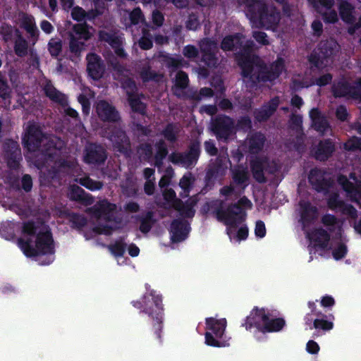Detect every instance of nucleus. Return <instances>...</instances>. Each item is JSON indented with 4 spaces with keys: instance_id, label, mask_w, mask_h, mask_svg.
<instances>
[{
    "instance_id": "obj_61",
    "label": "nucleus",
    "mask_w": 361,
    "mask_h": 361,
    "mask_svg": "<svg viewBox=\"0 0 361 361\" xmlns=\"http://www.w3.org/2000/svg\"><path fill=\"white\" fill-rule=\"evenodd\" d=\"M344 201L340 200L339 195L337 193L331 195L327 200V205L331 210L340 209Z\"/></svg>"
},
{
    "instance_id": "obj_52",
    "label": "nucleus",
    "mask_w": 361,
    "mask_h": 361,
    "mask_svg": "<svg viewBox=\"0 0 361 361\" xmlns=\"http://www.w3.org/2000/svg\"><path fill=\"white\" fill-rule=\"evenodd\" d=\"M252 128V123L249 116H240L235 125V130L249 132Z\"/></svg>"
},
{
    "instance_id": "obj_12",
    "label": "nucleus",
    "mask_w": 361,
    "mask_h": 361,
    "mask_svg": "<svg viewBox=\"0 0 361 361\" xmlns=\"http://www.w3.org/2000/svg\"><path fill=\"white\" fill-rule=\"evenodd\" d=\"M109 65L120 77V78H118V80L121 83L122 89L126 92L127 97H132L136 94L137 92L136 82L133 78L124 75V72L126 71L125 66L116 57H113L109 61Z\"/></svg>"
},
{
    "instance_id": "obj_1",
    "label": "nucleus",
    "mask_w": 361,
    "mask_h": 361,
    "mask_svg": "<svg viewBox=\"0 0 361 361\" xmlns=\"http://www.w3.org/2000/svg\"><path fill=\"white\" fill-rule=\"evenodd\" d=\"M131 305L147 314L153 320L150 335L154 341L160 345L162 343L164 305L162 296L154 290L144 294L140 300H133Z\"/></svg>"
},
{
    "instance_id": "obj_60",
    "label": "nucleus",
    "mask_w": 361,
    "mask_h": 361,
    "mask_svg": "<svg viewBox=\"0 0 361 361\" xmlns=\"http://www.w3.org/2000/svg\"><path fill=\"white\" fill-rule=\"evenodd\" d=\"M232 178L237 185H242L248 180L247 173L244 169H235L233 171Z\"/></svg>"
},
{
    "instance_id": "obj_6",
    "label": "nucleus",
    "mask_w": 361,
    "mask_h": 361,
    "mask_svg": "<svg viewBox=\"0 0 361 361\" xmlns=\"http://www.w3.org/2000/svg\"><path fill=\"white\" fill-rule=\"evenodd\" d=\"M224 201L220 202L219 207L216 209V219L224 221L226 226L236 228L246 219V212L242 207H252L251 201L243 196L237 202L231 203L226 209L223 208Z\"/></svg>"
},
{
    "instance_id": "obj_9",
    "label": "nucleus",
    "mask_w": 361,
    "mask_h": 361,
    "mask_svg": "<svg viewBox=\"0 0 361 361\" xmlns=\"http://www.w3.org/2000/svg\"><path fill=\"white\" fill-rule=\"evenodd\" d=\"M206 332L204 334L205 344L215 348L226 347L229 343L223 340L227 321L225 318L216 319L207 317L205 319Z\"/></svg>"
},
{
    "instance_id": "obj_55",
    "label": "nucleus",
    "mask_w": 361,
    "mask_h": 361,
    "mask_svg": "<svg viewBox=\"0 0 361 361\" xmlns=\"http://www.w3.org/2000/svg\"><path fill=\"white\" fill-rule=\"evenodd\" d=\"M98 38L101 42L108 43L111 47L116 44L120 39L115 33L107 32L106 30H99L98 32Z\"/></svg>"
},
{
    "instance_id": "obj_17",
    "label": "nucleus",
    "mask_w": 361,
    "mask_h": 361,
    "mask_svg": "<svg viewBox=\"0 0 361 361\" xmlns=\"http://www.w3.org/2000/svg\"><path fill=\"white\" fill-rule=\"evenodd\" d=\"M336 151V145L331 138H325L319 140L318 144L312 147L311 153L314 158L319 161H327L332 157Z\"/></svg>"
},
{
    "instance_id": "obj_11",
    "label": "nucleus",
    "mask_w": 361,
    "mask_h": 361,
    "mask_svg": "<svg viewBox=\"0 0 361 361\" xmlns=\"http://www.w3.org/2000/svg\"><path fill=\"white\" fill-rule=\"evenodd\" d=\"M210 129L218 140L226 142L235 134L234 120L225 114L212 119Z\"/></svg>"
},
{
    "instance_id": "obj_2",
    "label": "nucleus",
    "mask_w": 361,
    "mask_h": 361,
    "mask_svg": "<svg viewBox=\"0 0 361 361\" xmlns=\"http://www.w3.org/2000/svg\"><path fill=\"white\" fill-rule=\"evenodd\" d=\"M246 15L250 20L261 27L274 30L280 20V13L275 8H269L262 0H247Z\"/></svg>"
},
{
    "instance_id": "obj_44",
    "label": "nucleus",
    "mask_w": 361,
    "mask_h": 361,
    "mask_svg": "<svg viewBox=\"0 0 361 361\" xmlns=\"http://www.w3.org/2000/svg\"><path fill=\"white\" fill-rule=\"evenodd\" d=\"M47 49L51 56L57 59L63 50L62 40L57 37L51 38L47 44Z\"/></svg>"
},
{
    "instance_id": "obj_57",
    "label": "nucleus",
    "mask_w": 361,
    "mask_h": 361,
    "mask_svg": "<svg viewBox=\"0 0 361 361\" xmlns=\"http://www.w3.org/2000/svg\"><path fill=\"white\" fill-rule=\"evenodd\" d=\"M343 148L346 151L355 152L361 150V138L353 137L348 139L343 145Z\"/></svg>"
},
{
    "instance_id": "obj_47",
    "label": "nucleus",
    "mask_w": 361,
    "mask_h": 361,
    "mask_svg": "<svg viewBox=\"0 0 361 361\" xmlns=\"http://www.w3.org/2000/svg\"><path fill=\"white\" fill-rule=\"evenodd\" d=\"M127 247V244L125 243V238L121 237L118 240H116L114 243L109 245V249L111 252L116 257H123Z\"/></svg>"
},
{
    "instance_id": "obj_42",
    "label": "nucleus",
    "mask_w": 361,
    "mask_h": 361,
    "mask_svg": "<svg viewBox=\"0 0 361 361\" xmlns=\"http://www.w3.org/2000/svg\"><path fill=\"white\" fill-rule=\"evenodd\" d=\"M92 27L87 25V23H78L73 26V31L76 35L78 36V39L87 41L92 37V33L90 30H92Z\"/></svg>"
},
{
    "instance_id": "obj_49",
    "label": "nucleus",
    "mask_w": 361,
    "mask_h": 361,
    "mask_svg": "<svg viewBox=\"0 0 361 361\" xmlns=\"http://www.w3.org/2000/svg\"><path fill=\"white\" fill-rule=\"evenodd\" d=\"M285 70V60L282 57H278L269 68V71L274 80H276Z\"/></svg>"
},
{
    "instance_id": "obj_40",
    "label": "nucleus",
    "mask_w": 361,
    "mask_h": 361,
    "mask_svg": "<svg viewBox=\"0 0 361 361\" xmlns=\"http://www.w3.org/2000/svg\"><path fill=\"white\" fill-rule=\"evenodd\" d=\"M140 77L144 83L150 81L159 82L161 81L163 75L155 71H152L149 66H144L140 71Z\"/></svg>"
},
{
    "instance_id": "obj_36",
    "label": "nucleus",
    "mask_w": 361,
    "mask_h": 361,
    "mask_svg": "<svg viewBox=\"0 0 361 361\" xmlns=\"http://www.w3.org/2000/svg\"><path fill=\"white\" fill-rule=\"evenodd\" d=\"M339 14L341 20L347 24H353L355 23V16L353 13L354 7L347 1H343L338 6Z\"/></svg>"
},
{
    "instance_id": "obj_41",
    "label": "nucleus",
    "mask_w": 361,
    "mask_h": 361,
    "mask_svg": "<svg viewBox=\"0 0 361 361\" xmlns=\"http://www.w3.org/2000/svg\"><path fill=\"white\" fill-rule=\"evenodd\" d=\"M270 314H268L267 320L263 326L264 334L270 332H277L281 331L286 324V322L283 318L270 319Z\"/></svg>"
},
{
    "instance_id": "obj_4",
    "label": "nucleus",
    "mask_w": 361,
    "mask_h": 361,
    "mask_svg": "<svg viewBox=\"0 0 361 361\" xmlns=\"http://www.w3.org/2000/svg\"><path fill=\"white\" fill-rule=\"evenodd\" d=\"M49 145L50 149L46 150L44 155L50 166L40 174V178L45 184H51L59 180L61 173H66L72 166L71 162L56 148L52 140L49 141Z\"/></svg>"
},
{
    "instance_id": "obj_39",
    "label": "nucleus",
    "mask_w": 361,
    "mask_h": 361,
    "mask_svg": "<svg viewBox=\"0 0 361 361\" xmlns=\"http://www.w3.org/2000/svg\"><path fill=\"white\" fill-rule=\"evenodd\" d=\"M15 32L17 35L14 44L15 54L19 57H24L27 54L28 43L18 29Z\"/></svg>"
},
{
    "instance_id": "obj_18",
    "label": "nucleus",
    "mask_w": 361,
    "mask_h": 361,
    "mask_svg": "<svg viewBox=\"0 0 361 361\" xmlns=\"http://www.w3.org/2000/svg\"><path fill=\"white\" fill-rule=\"evenodd\" d=\"M107 159L105 148L97 143H92L85 149L84 160L89 164L101 165L104 164Z\"/></svg>"
},
{
    "instance_id": "obj_62",
    "label": "nucleus",
    "mask_w": 361,
    "mask_h": 361,
    "mask_svg": "<svg viewBox=\"0 0 361 361\" xmlns=\"http://www.w3.org/2000/svg\"><path fill=\"white\" fill-rule=\"evenodd\" d=\"M129 18L132 25H136L139 24L140 22L144 20V15L142 10L139 7L134 8L130 13Z\"/></svg>"
},
{
    "instance_id": "obj_10",
    "label": "nucleus",
    "mask_w": 361,
    "mask_h": 361,
    "mask_svg": "<svg viewBox=\"0 0 361 361\" xmlns=\"http://www.w3.org/2000/svg\"><path fill=\"white\" fill-rule=\"evenodd\" d=\"M201 153L200 142L192 140L185 152H173L169 155L168 159L174 165L181 166L187 169H192L197 164Z\"/></svg>"
},
{
    "instance_id": "obj_54",
    "label": "nucleus",
    "mask_w": 361,
    "mask_h": 361,
    "mask_svg": "<svg viewBox=\"0 0 361 361\" xmlns=\"http://www.w3.org/2000/svg\"><path fill=\"white\" fill-rule=\"evenodd\" d=\"M79 183L92 191L99 190L102 189L104 185L102 181L94 180L88 176L80 178Z\"/></svg>"
},
{
    "instance_id": "obj_3",
    "label": "nucleus",
    "mask_w": 361,
    "mask_h": 361,
    "mask_svg": "<svg viewBox=\"0 0 361 361\" xmlns=\"http://www.w3.org/2000/svg\"><path fill=\"white\" fill-rule=\"evenodd\" d=\"M238 65L241 69V75L247 78L252 86L259 82L274 81L267 64L257 56L243 55L238 59Z\"/></svg>"
},
{
    "instance_id": "obj_25",
    "label": "nucleus",
    "mask_w": 361,
    "mask_h": 361,
    "mask_svg": "<svg viewBox=\"0 0 361 361\" xmlns=\"http://www.w3.org/2000/svg\"><path fill=\"white\" fill-rule=\"evenodd\" d=\"M338 183L353 201L359 202L361 200V184L353 183L345 175L338 176Z\"/></svg>"
},
{
    "instance_id": "obj_33",
    "label": "nucleus",
    "mask_w": 361,
    "mask_h": 361,
    "mask_svg": "<svg viewBox=\"0 0 361 361\" xmlns=\"http://www.w3.org/2000/svg\"><path fill=\"white\" fill-rule=\"evenodd\" d=\"M321 223L327 228L330 233H335L341 235L342 227L339 224L338 218L334 214H326L322 216Z\"/></svg>"
},
{
    "instance_id": "obj_5",
    "label": "nucleus",
    "mask_w": 361,
    "mask_h": 361,
    "mask_svg": "<svg viewBox=\"0 0 361 361\" xmlns=\"http://www.w3.org/2000/svg\"><path fill=\"white\" fill-rule=\"evenodd\" d=\"M340 50V46L334 38L321 40L317 48L307 56L310 70L314 71H323L329 63H332L334 57Z\"/></svg>"
},
{
    "instance_id": "obj_38",
    "label": "nucleus",
    "mask_w": 361,
    "mask_h": 361,
    "mask_svg": "<svg viewBox=\"0 0 361 361\" xmlns=\"http://www.w3.org/2000/svg\"><path fill=\"white\" fill-rule=\"evenodd\" d=\"M189 85V78L188 74L183 71H178L175 77V84L173 87L174 95L180 97L178 90H183L188 87Z\"/></svg>"
},
{
    "instance_id": "obj_19",
    "label": "nucleus",
    "mask_w": 361,
    "mask_h": 361,
    "mask_svg": "<svg viewBox=\"0 0 361 361\" xmlns=\"http://www.w3.org/2000/svg\"><path fill=\"white\" fill-rule=\"evenodd\" d=\"M96 111L100 120L104 122L117 123L121 120L118 111L106 100L97 103Z\"/></svg>"
},
{
    "instance_id": "obj_58",
    "label": "nucleus",
    "mask_w": 361,
    "mask_h": 361,
    "mask_svg": "<svg viewBox=\"0 0 361 361\" xmlns=\"http://www.w3.org/2000/svg\"><path fill=\"white\" fill-rule=\"evenodd\" d=\"M139 46L142 50H149L153 47L152 37L148 31L143 30V35L139 40Z\"/></svg>"
},
{
    "instance_id": "obj_16",
    "label": "nucleus",
    "mask_w": 361,
    "mask_h": 361,
    "mask_svg": "<svg viewBox=\"0 0 361 361\" xmlns=\"http://www.w3.org/2000/svg\"><path fill=\"white\" fill-rule=\"evenodd\" d=\"M44 136L39 126L30 123L27 125L25 136L23 137V142L29 151L35 152L41 147Z\"/></svg>"
},
{
    "instance_id": "obj_59",
    "label": "nucleus",
    "mask_w": 361,
    "mask_h": 361,
    "mask_svg": "<svg viewBox=\"0 0 361 361\" xmlns=\"http://www.w3.org/2000/svg\"><path fill=\"white\" fill-rule=\"evenodd\" d=\"M109 204L106 203V204H99V207H94L92 209L93 215L97 219H100V218L104 216L105 218L109 219V218L108 216L109 214V212H110V211L109 209Z\"/></svg>"
},
{
    "instance_id": "obj_21",
    "label": "nucleus",
    "mask_w": 361,
    "mask_h": 361,
    "mask_svg": "<svg viewBox=\"0 0 361 361\" xmlns=\"http://www.w3.org/2000/svg\"><path fill=\"white\" fill-rule=\"evenodd\" d=\"M300 220L302 229L305 230L313 224L317 219L319 212L317 207L312 205L310 202L300 203Z\"/></svg>"
},
{
    "instance_id": "obj_7",
    "label": "nucleus",
    "mask_w": 361,
    "mask_h": 361,
    "mask_svg": "<svg viewBox=\"0 0 361 361\" xmlns=\"http://www.w3.org/2000/svg\"><path fill=\"white\" fill-rule=\"evenodd\" d=\"M18 245L23 254L27 257L54 255L55 250L51 231L39 232L36 235L35 247L32 245L31 238H19Z\"/></svg>"
},
{
    "instance_id": "obj_24",
    "label": "nucleus",
    "mask_w": 361,
    "mask_h": 361,
    "mask_svg": "<svg viewBox=\"0 0 361 361\" xmlns=\"http://www.w3.org/2000/svg\"><path fill=\"white\" fill-rule=\"evenodd\" d=\"M227 169L225 160L216 158L214 162L209 164L206 171L205 180L207 183L222 178Z\"/></svg>"
},
{
    "instance_id": "obj_53",
    "label": "nucleus",
    "mask_w": 361,
    "mask_h": 361,
    "mask_svg": "<svg viewBox=\"0 0 361 361\" xmlns=\"http://www.w3.org/2000/svg\"><path fill=\"white\" fill-rule=\"evenodd\" d=\"M85 44L84 42L80 41V39L73 34L70 35L69 49L71 53L76 56L79 55L85 49Z\"/></svg>"
},
{
    "instance_id": "obj_20",
    "label": "nucleus",
    "mask_w": 361,
    "mask_h": 361,
    "mask_svg": "<svg viewBox=\"0 0 361 361\" xmlns=\"http://www.w3.org/2000/svg\"><path fill=\"white\" fill-rule=\"evenodd\" d=\"M87 71L90 76L95 80L102 78L105 72V65L102 58L95 53L87 55Z\"/></svg>"
},
{
    "instance_id": "obj_35",
    "label": "nucleus",
    "mask_w": 361,
    "mask_h": 361,
    "mask_svg": "<svg viewBox=\"0 0 361 361\" xmlns=\"http://www.w3.org/2000/svg\"><path fill=\"white\" fill-rule=\"evenodd\" d=\"M154 216V214L152 211H147L145 214L136 216V220L140 221L139 229L142 233H147L152 229L156 222Z\"/></svg>"
},
{
    "instance_id": "obj_50",
    "label": "nucleus",
    "mask_w": 361,
    "mask_h": 361,
    "mask_svg": "<svg viewBox=\"0 0 361 361\" xmlns=\"http://www.w3.org/2000/svg\"><path fill=\"white\" fill-rule=\"evenodd\" d=\"M4 151L5 153V157H20L21 150L18 143L13 140L6 142L4 145Z\"/></svg>"
},
{
    "instance_id": "obj_51",
    "label": "nucleus",
    "mask_w": 361,
    "mask_h": 361,
    "mask_svg": "<svg viewBox=\"0 0 361 361\" xmlns=\"http://www.w3.org/2000/svg\"><path fill=\"white\" fill-rule=\"evenodd\" d=\"M173 207L185 217L191 218L195 215V210L192 207L190 204H184L181 200H176V204H173Z\"/></svg>"
},
{
    "instance_id": "obj_26",
    "label": "nucleus",
    "mask_w": 361,
    "mask_h": 361,
    "mask_svg": "<svg viewBox=\"0 0 361 361\" xmlns=\"http://www.w3.org/2000/svg\"><path fill=\"white\" fill-rule=\"evenodd\" d=\"M310 240L314 242L317 247L324 250L327 247L331 235L327 231L322 227L314 228L307 233Z\"/></svg>"
},
{
    "instance_id": "obj_37",
    "label": "nucleus",
    "mask_w": 361,
    "mask_h": 361,
    "mask_svg": "<svg viewBox=\"0 0 361 361\" xmlns=\"http://www.w3.org/2000/svg\"><path fill=\"white\" fill-rule=\"evenodd\" d=\"M334 319V317L332 314L326 315V317L322 316L317 317L314 322L312 326H310V329H314L317 331H322L323 332L329 331L334 328V322L332 320Z\"/></svg>"
},
{
    "instance_id": "obj_31",
    "label": "nucleus",
    "mask_w": 361,
    "mask_h": 361,
    "mask_svg": "<svg viewBox=\"0 0 361 361\" xmlns=\"http://www.w3.org/2000/svg\"><path fill=\"white\" fill-rule=\"evenodd\" d=\"M44 94L52 102L59 104L62 106L67 105V99L64 94L59 92L49 80L46 82L43 88Z\"/></svg>"
},
{
    "instance_id": "obj_46",
    "label": "nucleus",
    "mask_w": 361,
    "mask_h": 361,
    "mask_svg": "<svg viewBox=\"0 0 361 361\" xmlns=\"http://www.w3.org/2000/svg\"><path fill=\"white\" fill-rule=\"evenodd\" d=\"M161 134L169 142L174 143L178 139V129L173 123H168L162 130Z\"/></svg>"
},
{
    "instance_id": "obj_15",
    "label": "nucleus",
    "mask_w": 361,
    "mask_h": 361,
    "mask_svg": "<svg viewBox=\"0 0 361 361\" xmlns=\"http://www.w3.org/2000/svg\"><path fill=\"white\" fill-rule=\"evenodd\" d=\"M201 53V61L209 68H216L219 63L216 56L218 51L217 43L209 38H204L199 43Z\"/></svg>"
},
{
    "instance_id": "obj_23",
    "label": "nucleus",
    "mask_w": 361,
    "mask_h": 361,
    "mask_svg": "<svg viewBox=\"0 0 361 361\" xmlns=\"http://www.w3.org/2000/svg\"><path fill=\"white\" fill-rule=\"evenodd\" d=\"M279 105V97L271 99L264 104L260 109H256L253 111V116L257 122L267 121L277 110Z\"/></svg>"
},
{
    "instance_id": "obj_34",
    "label": "nucleus",
    "mask_w": 361,
    "mask_h": 361,
    "mask_svg": "<svg viewBox=\"0 0 361 361\" xmlns=\"http://www.w3.org/2000/svg\"><path fill=\"white\" fill-rule=\"evenodd\" d=\"M156 152L154 154V166L161 168L164 166V160L169 154L167 145L164 140H160L155 143Z\"/></svg>"
},
{
    "instance_id": "obj_56",
    "label": "nucleus",
    "mask_w": 361,
    "mask_h": 361,
    "mask_svg": "<svg viewBox=\"0 0 361 361\" xmlns=\"http://www.w3.org/2000/svg\"><path fill=\"white\" fill-rule=\"evenodd\" d=\"M14 32V27L7 23H2L0 25V35L2 36V39L5 42H8L12 40Z\"/></svg>"
},
{
    "instance_id": "obj_64",
    "label": "nucleus",
    "mask_w": 361,
    "mask_h": 361,
    "mask_svg": "<svg viewBox=\"0 0 361 361\" xmlns=\"http://www.w3.org/2000/svg\"><path fill=\"white\" fill-rule=\"evenodd\" d=\"M85 15L86 11L79 6L73 7L71 10V17L74 20L77 22L85 20Z\"/></svg>"
},
{
    "instance_id": "obj_14",
    "label": "nucleus",
    "mask_w": 361,
    "mask_h": 361,
    "mask_svg": "<svg viewBox=\"0 0 361 361\" xmlns=\"http://www.w3.org/2000/svg\"><path fill=\"white\" fill-rule=\"evenodd\" d=\"M326 174L324 169L317 167L312 169L310 171L309 183L317 192L327 194L333 186V180L330 177H326Z\"/></svg>"
},
{
    "instance_id": "obj_43",
    "label": "nucleus",
    "mask_w": 361,
    "mask_h": 361,
    "mask_svg": "<svg viewBox=\"0 0 361 361\" xmlns=\"http://www.w3.org/2000/svg\"><path fill=\"white\" fill-rule=\"evenodd\" d=\"M23 28L30 35V37L35 41H37L39 37V30L34 22L32 17H25L22 22Z\"/></svg>"
},
{
    "instance_id": "obj_45",
    "label": "nucleus",
    "mask_w": 361,
    "mask_h": 361,
    "mask_svg": "<svg viewBox=\"0 0 361 361\" xmlns=\"http://www.w3.org/2000/svg\"><path fill=\"white\" fill-rule=\"evenodd\" d=\"M162 61L166 67L175 71L183 66V59L180 56L173 57L170 54H166L163 55Z\"/></svg>"
},
{
    "instance_id": "obj_29",
    "label": "nucleus",
    "mask_w": 361,
    "mask_h": 361,
    "mask_svg": "<svg viewBox=\"0 0 361 361\" xmlns=\"http://www.w3.org/2000/svg\"><path fill=\"white\" fill-rule=\"evenodd\" d=\"M68 197L71 200L80 202L86 206L92 204L94 202L92 196L77 185L71 186Z\"/></svg>"
},
{
    "instance_id": "obj_30",
    "label": "nucleus",
    "mask_w": 361,
    "mask_h": 361,
    "mask_svg": "<svg viewBox=\"0 0 361 361\" xmlns=\"http://www.w3.org/2000/svg\"><path fill=\"white\" fill-rule=\"evenodd\" d=\"M310 117L312 120V126L316 131L324 133L329 128L328 121L317 108L311 109Z\"/></svg>"
},
{
    "instance_id": "obj_13",
    "label": "nucleus",
    "mask_w": 361,
    "mask_h": 361,
    "mask_svg": "<svg viewBox=\"0 0 361 361\" xmlns=\"http://www.w3.org/2000/svg\"><path fill=\"white\" fill-rule=\"evenodd\" d=\"M268 314L269 312H267L264 308L255 307L241 326H244L247 331L255 329L254 334L255 336L257 333L264 334L263 326L267 320Z\"/></svg>"
},
{
    "instance_id": "obj_22",
    "label": "nucleus",
    "mask_w": 361,
    "mask_h": 361,
    "mask_svg": "<svg viewBox=\"0 0 361 361\" xmlns=\"http://www.w3.org/2000/svg\"><path fill=\"white\" fill-rule=\"evenodd\" d=\"M188 222L181 219H175L171 224V239L173 243H180L185 240L190 232Z\"/></svg>"
},
{
    "instance_id": "obj_63",
    "label": "nucleus",
    "mask_w": 361,
    "mask_h": 361,
    "mask_svg": "<svg viewBox=\"0 0 361 361\" xmlns=\"http://www.w3.org/2000/svg\"><path fill=\"white\" fill-rule=\"evenodd\" d=\"M341 213L348 216L352 219H355L357 217V209L350 204H347L344 202L343 205L340 209Z\"/></svg>"
},
{
    "instance_id": "obj_28",
    "label": "nucleus",
    "mask_w": 361,
    "mask_h": 361,
    "mask_svg": "<svg viewBox=\"0 0 361 361\" xmlns=\"http://www.w3.org/2000/svg\"><path fill=\"white\" fill-rule=\"evenodd\" d=\"M331 90L335 98L356 94L355 87L345 80H341L337 82H334L331 87Z\"/></svg>"
},
{
    "instance_id": "obj_8",
    "label": "nucleus",
    "mask_w": 361,
    "mask_h": 361,
    "mask_svg": "<svg viewBox=\"0 0 361 361\" xmlns=\"http://www.w3.org/2000/svg\"><path fill=\"white\" fill-rule=\"evenodd\" d=\"M101 135L111 142L116 151L126 157L131 155L132 149L130 139L126 131L120 126L111 124L104 125L102 128Z\"/></svg>"
},
{
    "instance_id": "obj_48",
    "label": "nucleus",
    "mask_w": 361,
    "mask_h": 361,
    "mask_svg": "<svg viewBox=\"0 0 361 361\" xmlns=\"http://www.w3.org/2000/svg\"><path fill=\"white\" fill-rule=\"evenodd\" d=\"M129 105L133 112L140 114L142 115L146 113V105L140 100L136 94L128 97Z\"/></svg>"
},
{
    "instance_id": "obj_32",
    "label": "nucleus",
    "mask_w": 361,
    "mask_h": 361,
    "mask_svg": "<svg viewBox=\"0 0 361 361\" xmlns=\"http://www.w3.org/2000/svg\"><path fill=\"white\" fill-rule=\"evenodd\" d=\"M250 169L254 179L259 183H264L267 178L264 176V164L262 159L256 157L250 161Z\"/></svg>"
},
{
    "instance_id": "obj_27",
    "label": "nucleus",
    "mask_w": 361,
    "mask_h": 361,
    "mask_svg": "<svg viewBox=\"0 0 361 361\" xmlns=\"http://www.w3.org/2000/svg\"><path fill=\"white\" fill-rule=\"evenodd\" d=\"M265 135L260 131L251 133L247 138L248 151L250 154H257L259 153L266 142Z\"/></svg>"
}]
</instances>
